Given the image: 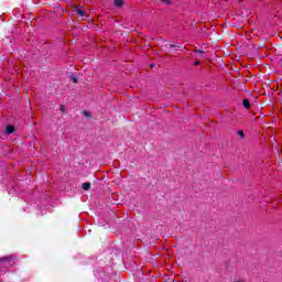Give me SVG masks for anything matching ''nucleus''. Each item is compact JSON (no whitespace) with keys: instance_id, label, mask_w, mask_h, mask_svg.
Here are the masks:
<instances>
[{"instance_id":"ddd939ff","label":"nucleus","mask_w":282,"mask_h":282,"mask_svg":"<svg viewBox=\"0 0 282 282\" xmlns=\"http://www.w3.org/2000/svg\"><path fill=\"white\" fill-rule=\"evenodd\" d=\"M63 109H65V106H61V111H63Z\"/></svg>"},{"instance_id":"9b49d317","label":"nucleus","mask_w":282,"mask_h":282,"mask_svg":"<svg viewBox=\"0 0 282 282\" xmlns=\"http://www.w3.org/2000/svg\"><path fill=\"white\" fill-rule=\"evenodd\" d=\"M195 52H196V54H204V51H202V50H196Z\"/></svg>"},{"instance_id":"7ed1b4c3","label":"nucleus","mask_w":282,"mask_h":282,"mask_svg":"<svg viewBox=\"0 0 282 282\" xmlns=\"http://www.w3.org/2000/svg\"><path fill=\"white\" fill-rule=\"evenodd\" d=\"M242 105H243L245 109H250V99L245 98L242 100Z\"/></svg>"},{"instance_id":"39448f33","label":"nucleus","mask_w":282,"mask_h":282,"mask_svg":"<svg viewBox=\"0 0 282 282\" xmlns=\"http://www.w3.org/2000/svg\"><path fill=\"white\" fill-rule=\"evenodd\" d=\"M83 191H89V188H91V183L86 182L82 185Z\"/></svg>"},{"instance_id":"dca6fc26","label":"nucleus","mask_w":282,"mask_h":282,"mask_svg":"<svg viewBox=\"0 0 282 282\" xmlns=\"http://www.w3.org/2000/svg\"><path fill=\"white\" fill-rule=\"evenodd\" d=\"M220 177H224V174H220Z\"/></svg>"},{"instance_id":"4468645a","label":"nucleus","mask_w":282,"mask_h":282,"mask_svg":"<svg viewBox=\"0 0 282 282\" xmlns=\"http://www.w3.org/2000/svg\"><path fill=\"white\" fill-rule=\"evenodd\" d=\"M195 65H199V62H195Z\"/></svg>"},{"instance_id":"f8f14e48","label":"nucleus","mask_w":282,"mask_h":282,"mask_svg":"<svg viewBox=\"0 0 282 282\" xmlns=\"http://www.w3.org/2000/svg\"><path fill=\"white\" fill-rule=\"evenodd\" d=\"M84 116L87 118L89 116L88 111H84Z\"/></svg>"},{"instance_id":"2eb2a0df","label":"nucleus","mask_w":282,"mask_h":282,"mask_svg":"<svg viewBox=\"0 0 282 282\" xmlns=\"http://www.w3.org/2000/svg\"><path fill=\"white\" fill-rule=\"evenodd\" d=\"M150 67H154V65L152 64V65H150Z\"/></svg>"},{"instance_id":"0eeeda50","label":"nucleus","mask_w":282,"mask_h":282,"mask_svg":"<svg viewBox=\"0 0 282 282\" xmlns=\"http://www.w3.org/2000/svg\"><path fill=\"white\" fill-rule=\"evenodd\" d=\"M166 47H170V50H173V48L177 47V45H175V44H166ZM178 47H181V46H178ZM182 50H184V46H182Z\"/></svg>"},{"instance_id":"20e7f679","label":"nucleus","mask_w":282,"mask_h":282,"mask_svg":"<svg viewBox=\"0 0 282 282\" xmlns=\"http://www.w3.org/2000/svg\"><path fill=\"white\" fill-rule=\"evenodd\" d=\"M74 12H77V14L79 17H85V10L80 9V8H75Z\"/></svg>"},{"instance_id":"423d86ee","label":"nucleus","mask_w":282,"mask_h":282,"mask_svg":"<svg viewBox=\"0 0 282 282\" xmlns=\"http://www.w3.org/2000/svg\"><path fill=\"white\" fill-rule=\"evenodd\" d=\"M123 3H124L123 0H115V6L117 8H122Z\"/></svg>"},{"instance_id":"6e6552de","label":"nucleus","mask_w":282,"mask_h":282,"mask_svg":"<svg viewBox=\"0 0 282 282\" xmlns=\"http://www.w3.org/2000/svg\"><path fill=\"white\" fill-rule=\"evenodd\" d=\"M165 6H171V0H160Z\"/></svg>"},{"instance_id":"f3484780","label":"nucleus","mask_w":282,"mask_h":282,"mask_svg":"<svg viewBox=\"0 0 282 282\" xmlns=\"http://www.w3.org/2000/svg\"><path fill=\"white\" fill-rule=\"evenodd\" d=\"M239 2L243 1V0H238Z\"/></svg>"},{"instance_id":"9d476101","label":"nucleus","mask_w":282,"mask_h":282,"mask_svg":"<svg viewBox=\"0 0 282 282\" xmlns=\"http://www.w3.org/2000/svg\"><path fill=\"white\" fill-rule=\"evenodd\" d=\"M238 135L242 139L246 138V134L242 132V130L238 131Z\"/></svg>"},{"instance_id":"f257e3e1","label":"nucleus","mask_w":282,"mask_h":282,"mask_svg":"<svg viewBox=\"0 0 282 282\" xmlns=\"http://www.w3.org/2000/svg\"><path fill=\"white\" fill-rule=\"evenodd\" d=\"M0 263H2L4 268H12V257L0 258Z\"/></svg>"},{"instance_id":"f03ea898","label":"nucleus","mask_w":282,"mask_h":282,"mask_svg":"<svg viewBox=\"0 0 282 282\" xmlns=\"http://www.w3.org/2000/svg\"><path fill=\"white\" fill-rule=\"evenodd\" d=\"M14 131H17V128H14V126H7L6 133H8V135H12Z\"/></svg>"},{"instance_id":"1a4fd4ad","label":"nucleus","mask_w":282,"mask_h":282,"mask_svg":"<svg viewBox=\"0 0 282 282\" xmlns=\"http://www.w3.org/2000/svg\"><path fill=\"white\" fill-rule=\"evenodd\" d=\"M70 78L75 85L78 84V78H76V76L72 75Z\"/></svg>"}]
</instances>
